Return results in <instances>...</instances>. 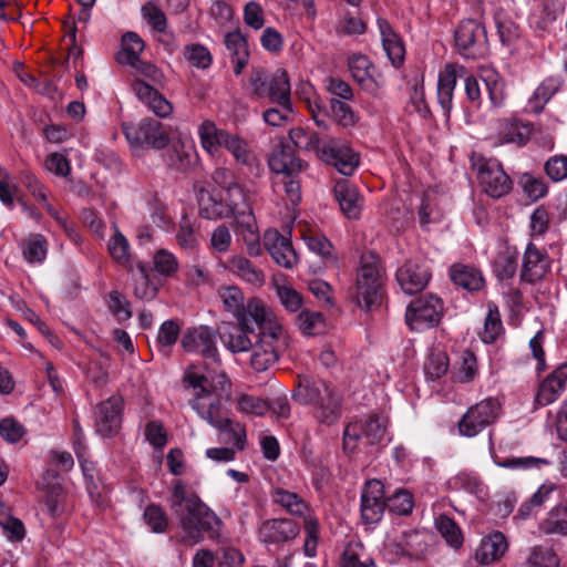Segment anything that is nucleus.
<instances>
[{
	"mask_svg": "<svg viewBox=\"0 0 567 567\" xmlns=\"http://www.w3.org/2000/svg\"><path fill=\"white\" fill-rule=\"evenodd\" d=\"M186 380L195 390L192 408L202 419L220 431L224 442L243 450L246 440L245 427L224 416L220 408V395L229 386L226 373L213 371L209 374H200L190 369L186 373Z\"/></svg>",
	"mask_w": 567,
	"mask_h": 567,
	"instance_id": "obj_1",
	"label": "nucleus"
},
{
	"mask_svg": "<svg viewBox=\"0 0 567 567\" xmlns=\"http://www.w3.org/2000/svg\"><path fill=\"white\" fill-rule=\"evenodd\" d=\"M171 511L184 533L185 540L197 544L205 536L209 539L220 537L221 519L196 494L188 493L182 481L173 486Z\"/></svg>",
	"mask_w": 567,
	"mask_h": 567,
	"instance_id": "obj_2",
	"label": "nucleus"
},
{
	"mask_svg": "<svg viewBox=\"0 0 567 567\" xmlns=\"http://www.w3.org/2000/svg\"><path fill=\"white\" fill-rule=\"evenodd\" d=\"M257 310L258 308L255 309L257 320L254 323L258 328V333L254 334L250 365L255 371L264 372L286 351L289 346V336L271 309L262 313H258Z\"/></svg>",
	"mask_w": 567,
	"mask_h": 567,
	"instance_id": "obj_3",
	"label": "nucleus"
},
{
	"mask_svg": "<svg viewBox=\"0 0 567 567\" xmlns=\"http://www.w3.org/2000/svg\"><path fill=\"white\" fill-rule=\"evenodd\" d=\"M292 399L303 405H315V415L320 424L333 425L341 417L342 398L324 381H300Z\"/></svg>",
	"mask_w": 567,
	"mask_h": 567,
	"instance_id": "obj_4",
	"label": "nucleus"
},
{
	"mask_svg": "<svg viewBox=\"0 0 567 567\" xmlns=\"http://www.w3.org/2000/svg\"><path fill=\"white\" fill-rule=\"evenodd\" d=\"M249 87L257 99H268L277 105H288L291 101V87L287 71L278 70L272 75L262 68H254L248 79Z\"/></svg>",
	"mask_w": 567,
	"mask_h": 567,
	"instance_id": "obj_5",
	"label": "nucleus"
},
{
	"mask_svg": "<svg viewBox=\"0 0 567 567\" xmlns=\"http://www.w3.org/2000/svg\"><path fill=\"white\" fill-rule=\"evenodd\" d=\"M382 276L379 261L372 254L363 255L355 280V301L362 309H371L381 301Z\"/></svg>",
	"mask_w": 567,
	"mask_h": 567,
	"instance_id": "obj_6",
	"label": "nucleus"
},
{
	"mask_svg": "<svg viewBox=\"0 0 567 567\" xmlns=\"http://www.w3.org/2000/svg\"><path fill=\"white\" fill-rule=\"evenodd\" d=\"M217 296L224 311L231 315L241 326L257 320L255 315L256 308H258V313L267 312L271 309L259 298H246L244 291L237 285L220 286L217 289Z\"/></svg>",
	"mask_w": 567,
	"mask_h": 567,
	"instance_id": "obj_7",
	"label": "nucleus"
},
{
	"mask_svg": "<svg viewBox=\"0 0 567 567\" xmlns=\"http://www.w3.org/2000/svg\"><path fill=\"white\" fill-rule=\"evenodd\" d=\"M182 347L187 352L200 354L203 358L212 360L210 365L205 367V372L199 371L196 365H190L186 369L185 373L190 369H194L200 374H209L213 371L224 372L221 370L219 353L216 346L215 332L210 328L200 326L198 328L187 330L183 334ZM184 379H186V374H184ZM185 381L187 382V380Z\"/></svg>",
	"mask_w": 567,
	"mask_h": 567,
	"instance_id": "obj_8",
	"label": "nucleus"
},
{
	"mask_svg": "<svg viewBox=\"0 0 567 567\" xmlns=\"http://www.w3.org/2000/svg\"><path fill=\"white\" fill-rule=\"evenodd\" d=\"M473 166L477 172L480 185L488 196L501 198L511 192L513 182L498 161L480 157Z\"/></svg>",
	"mask_w": 567,
	"mask_h": 567,
	"instance_id": "obj_9",
	"label": "nucleus"
},
{
	"mask_svg": "<svg viewBox=\"0 0 567 567\" xmlns=\"http://www.w3.org/2000/svg\"><path fill=\"white\" fill-rule=\"evenodd\" d=\"M501 413L497 399L488 398L471 406L462 416L457 426L463 436L473 437L496 421Z\"/></svg>",
	"mask_w": 567,
	"mask_h": 567,
	"instance_id": "obj_10",
	"label": "nucleus"
},
{
	"mask_svg": "<svg viewBox=\"0 0 567 567\" xmlns=\"http://www.w3.org/2000/svg\"><path fill=\"white\" fill-rule=\"evenodd\" d=\"M443 313L442 300L433 295L413 300L406 308L405 321L414 331H423L436 326Z\"/></svg>",
	"mask_w": 567,
	"mask_h": 567,
	"instance_id": "obj_11",
	"label": "nucleus"
},
{
	"mask_svg": "<svg viewBox=\"0 0 567 567\" xmlns=\"http://www.w3.org/2000/svg\"><path fill=\"white\" fill-rule=\"evenodd\" d=\"M458 52L467 59H480L487 52L486 31L482 23L468 19L460 23L455 31Z\"/></svg>",
	"mask_w": 567,
	"mask_h": 567,
	"instance_id": "obj_12",
	"label": "nucleus"
},
{
	"mask_svg": "<svg viewBox=\"0 0 567 567\" xmlns=\"http://www.w3.org/2000/svg\"><path fill=\"white\" fill-rule=\"evenodd\" d=\"M386 433L384 420L379 415H372L364 422H353L343 431V450L352 453L358 446V441L363 437L368 444H379Z\"/></svg>",
	"mask_w": 567,
	"mask_h": 567,
	"instance_id": "obj_13",
	"label": "nucleus"
},
{
	"mask_svg": "<svg viewBox=\"0 0 567 567\" xmlns=\"http://www.w3.org/2000/svg\"><path fill=\"white\" fill-rule=\"evenodd\" d=\"M127 141L135 146L162 150L167 146L169 136L164 125L154 118H144L137 125L124 127Z\"/></svg>",
	"mask_w": 567,
	"mask_h": 567,
	"instance_id": "obj_14",
	"label": "nucleus"
},
{
	"mask_svg": "<svg viewBox=\"0 0 567 567\" xmlns=\"http://www.w3.org/2000/svg\"><path fill=\"white\" fill-rule=\"evenodd\" d=\"M319 157L334 166L342 175L350 176L359 165V155L346 143L339 140L324 142L319 152Z\"/></svg>",
	"mask_w": 567,
	"mask_h": 567,
	"instance_id": "obj_15",
	"label": "nucleus"
},
{
	"mask_svg": "<svg viewBox=\"0 0 567 567\" xmlns=\"http://www.w3.org/2000/svg\"><path fill=\"white\" fill-rule=\"evenodd\" d=\"M123 400L111 396L97 405L95 411V430L103 437L116 435L122 423Z\"/></svg>",
	"mask_w": 567,
	"mask_h": 567,
	"instance_id": "obj_16",
	"label": "nucleus"
},
{
	"mask_svg": "<svg viewBox=\"0 0 567 567\" xmlns=\"http://www.w3.org/2000/svg\"><path fill=\"white\" fill-rule=\"evenodd\" d=\"M384 488L379 480L365 483L361 493V517L367 524L378 523L385 508Z\"/></svg>",
	"mask_w": 567,
	"mask_h": 567,
	"instance_id": "obj_17",
	"label": "nucleus"
},
{
	"mask_svg": "<svg viewBox=\"0 0 567 567\" xmlns=\"http://www.w3.org/2000/svg\"><path fill=\"white\" fill-rule=\"evenodd\" d=\"M300 533L299 524L290 518L265 520L258 529V537L264 544H284L295 539Z\"/></svg>",
	"mask_w": 567,
	"mask_h": 567,
	"instance_id": "obj_18",
	"label": "nucleus"
},
{
	"mask_svg": "<svg viewBox=\"0 0 567 567\" xmlns=\"http://www.w3.org/2000/svg\"><path fill=\"white\" fill-rule=\"evenodd\" d=\"M431 272L424 262L409 260L396 271V280L408 295L422 291L429 284Z\"/></svg>",
	"mask_w": 567,
	"mask_h": 567,
	"instance_id": "obj_19",
	"label": "nucleus"
},
{
	"mask_svg": "<svg viewBox=\"0 0 567 567\" xmlns=\"http://www.w3.org/2000/svg\"><path fill=\"white\" fill-rule=\"evenodd\" d=\"M264 246L274 261L281 267L292 268L298 261L291 241L277 229H268L265 231Z\"/></svg>",
	"mask_w": 567,
	"mask_h": 567,
	"instance_id": "obj_20",
	"label": "nucleus"
},
{
	"mask_svg": "<svg viewBox=\"0 0 567 567\" xmlns=\"http://www.w3.org/2000/svg\"><path fill=\"white\" fill-rule=\"evenodd\" d=\"M550 262L547 252L529 243L523 257L520 279L528 284L540 280L549 270Z\"/></svg>",
	"mask_w": 567,
	"mask_h": 567,
	"instance_id": "obj_21",
	"label": "nucleus"
},
{
	"mask_svg": "<svg viewBox=\"0 0 567 567\" xmlns=\"http://www.w3.org/2000/svg\"><path fill=\"white\" fill-rule=\"evenodd\" d=\"M336 200L341 212L349 219H358L361 216L364 199L355 185L348 179H339L333 188Z\"/></svg>",
	"mask_w": 567,
	"mask_h": 567,
	"instance_id": "obj_22",
	"label": "nucleus"
},
{
	"mask_svg": "<svg viewBox=\"0 0 567 567\" xmlns=\"http://www.w3.org/2000/svg\"><path fill=\"white\" fill-rule=\"evenodd\" d=\"M252 322L241 326L237 322L226 323L220 328L219 338L221 343L233 353L248 352L252 348L255 331Z\"/></svg>",
	"mask_w": 567,
	"mask_h": 567,
	"instance_id": "obj_23",
	"label": "nucleus"
},
{
	"mask_svg": "<svg viewBox=\"0 0 567 567\" xmlns=\"http://www.w3.org/2000/svg\"><path fill=\"white\" fill-rule=\"evenodd\" d=\"M533 126L517 118H503L497 123L495 145L514 144L524 146L530 138Z\"/></svg>",
	"mask_w": 567,
	"mask_h": 567,
	"instance_id": "obj_24",
	"label": "nucleus"
},
{
	"mask_svg": "<svg viewBox=\"0 0 567 567\" xmlns=\"http://www.w3.org/2000/svg\"><path fill=\"white\" fill-rule=\"evenodd\" d=\"M567 383V364L556 368L538 386L535 404L546 406L555 402L565 390Z\"/></svg>",
	"mask_w": 567,
	"mask_h": 567,
	"instance_id": "obj_25",
	"label": "nucleus"
},
{
	"mask_svg": "<svg viewBox=\"0 0 567 567\" xmlns=\"http://www.w3.org/2000/svg\"><path fill=\"white\" fill-rule=\"evenodd\" d=\"M268 166L275 174V177H278V175L300 174L306 168L307 164L296 157L290 146L280 145L271 153Z\"/></svg>",
	"mask_w": 567,
	"mask_h": 567,
	"instance_id": "obj_26",
	"label": "nucleus"
},
{
	"mask_svg": "<svg viewBox=\"0 0 567 567\" xmlns=\"http://www.w3.org/2000/svg\"><path fill=\"white\" fill-rule=\"evenodd\" d=\"M270 497L274 504L280 506L289 515L300 517H315L310 513L308 503L293 491H289L284 486H274L270 492Z\"/></svg>",
	"mask_w": 567,
	"mask_h": 567,
	"instance_id": "obj_27",
	"label": "nucleus"
},
{
	"mask_svg": "<svg viewBox=\"0 0 567 567\" xmlns=\"http://www.w3.org/2000/svg\"><path fill=\"white\" fill-rule=\"evenodd\" d=\"M226 268L237 278L254 287H262L266 275L243 254H235L227 260Z\"/></svg>",
	"mask_w": 567,
	"mask_h": 567,
	"instance_id": "obj_28",
	"label": "nucleus"
},
{
	"mask_svg": "<svg viewBox=\"0 0 567 567\" xmlns=\"http://www.w3.org/2000/svg\"><path fill=\"white\" fill-rule=\"evenodd\" d=\"M508 548L506 537L501 532L484 537L475 550L474 558L480 565H491L498 561Z\"/></svg>",
	"mask_w": 567,
	"mask_h": 567,
	"instance_id": "obj_29",
	"label": "nucleus"
},
{
	"mask_svg": "<svg viewBox=\"0 0 567 567\" xmlns=\"http://www.w3.org/2000/svg\"><path fill=\"white\" fill-rule=\"evenodd\" d=\"M224 43L227 55L233 63V71L236 75H240L249 61V49L244 34L238 31H231L225 34Z\"/></svg>",
	"mask_w": 567,
	"mask_h": 567,
	"instance_id": "obj_30",
	"label": "nucleus"
},
{
	"mask_svg": "<svg viewBox=\"0 0 567 567\" xmlns=\"http://www.w3.org/2000/svg\"><path fill=\"white\" fill-rule=\"evenodd\" d=\"M237 235L241 237L246 245V250L250 257H259L262 254L260 236L252 216V208L244 212L237 218Z\"/></svg>",
	"mask_w": 567,
	"mask_h": 567,
	"instance_id": "obj_31",
	"label": "nucleus"
},
{
	"mask_svg": "<svg viewBox=\"0 0 567 567\" xmlns=\"http://www.w3.org/2000/svg\"><path fill=\"white\" fill-rule=\"evenodd\" d=\"M133 91L155 115L166 117L172 113L171 103L150 83L142 80L134 81Z\"/></svg>",
	"mask_w": 567,
	"mask_h": 567,
	"instance_id": "obj_32",
	"label": "nucleus"
},
{
	"mask_svg": "<svg viewBox=\"0 0 567 567\" xmlns=\"http://www.w3.org/2000/svg\"><path fill=\"white\" fill-rule=\"evenodd\" d=\"M224 147L238 163L247 166L255 175H260V172L262 171L260 162L249 148L248 143L245 140L229 133L227 140L224 141Z\"/></svg>",
	"mask_w": 567,
	"mask_h": 567,
	"instance_id": "obj_33",
	"label": "nucleus"
},
{
	"mask_svg": "<svg viewBox=\"0 0 567 567\" xmlns=\"http://www.w3.org/2000/svg\"><path fill=\"white\" fill-rule=\"evenodd\" d=\"M537 530L540 536H559L567 538V513L563 504L554 506L538 523Z\"/></svg>",
	"mask_w": 567,
	"mask_h": 567,
	"instance_id": "obj_34",
	"label": "nucleus"
},
{
	"mask_svg": "<svg viewBox=\"0 0 567 567\" xmlns=\"http://www.w3.org/2000/svg\"><path fill=\"white\" fill-rule=\"evenodd\" d=\"M383 49L394 66H400L404 60V45L392 27L384 19L378 20Z\"/></svg>",
	"mask_w": 567,
	"mask_h": 567,
	"instance_id": "obj_35",
	"label": "nucleus"
},
{
	"mask_svg": "<svg viewBox=\"0 0 567 567\" xmlns=\"http://www.w3.org/2000/svg\"><path fill=\"white\" fill-rule=\"evenodd\" d=\"M107 249L116 264L124 267L127 271L134 270L138 260H135L131 254L130 243L117 227H114V234L109 240Z\"/></svg>",
	"mask_w": 567,
	"mask_h": 567,
	"instance_id": "obj_36",
	"label": "nucleus"
},
{
	"mask_svg": "<svg viewBox=\"0 0 567 567\" xmlns=\"http://www.w3.org/2000/svg\"><path fill=\"white\" fill-rule=\"evenodd\" d=\"M456 66L454 64H446L439 74L437 101L445 115H449L452 109L453 92L456 85Z\"/></svg>",
	"mask_w": 567,
	"mask_h": 567,
	"instance_id": "obj_37",
	"label": "nucleus"
},
{
	"mask_svg": "<svg viewBox=\"0 0 567 567\" xmlns=\"http://www.w3.org/2000/svg\"><path fill=\"white\" fill-rule=\"evenodd\" d=\"M450 275L455 285L471 291L480 290L484 286L481 271L472 266L456 264L452 266Z\"/></svg>",
	"mask_w": 567,
	"mask_h": 567,
	"instance_id": "obj_38",
	"label": "nucleus"
},
{
	"mask_svg": "<svg viewBox=\"0 0 567 567\" xmlns=\"http://www.w3.org/2000/svg\"><path fill=\"white\" fill-rule=\"evenodd\" d=\"M478 363L476 355L470 351H463L452 370V379L457 383H471L478 375Z\"/></svg>",
	"mask_w": 567,
	"mask_h": 567,
	"instance_id": "obj_39",
	"label": "nucleus"
},
{
	"mask_svg": "<svg viewBox=\"0 0 567 567\" xmlns=\"http://www.w3.org/2000/svg\"><path fill=\"white\" fill-rule=\"evenodd\" d=\"M518 266V251L506 247L498 251L493 261V272L499 281L512 279Z\"/></svg>",
	"mask_w": 567,
	"mask_h": 567,
	"instance_id": "obj_40",
	"label": "nucleus"
},
{
	"mask_svg": "<svg viewBox=\"0 0 567 567\" xmlns=\"http://www.w3.org/2000/svg\"><path fill=\"white\" fill-rule=\"evenodd\" d=\"M198 135L203 148L214 155L224 147V141L227 140L229 132L219 130L215 123L206 121L198 127Z\"/></svg>",
	"mask_w": 567,
	"mask_h": 567,
	"instance_id": "obj_41",
	"label": "nucleus"
},
{
	"mask_svg": "<svg viewBox=\"0 0 567 567\" xmlns=\"http://www.w3.org/2000/svg\"><path fill=\"white\" fill-rule=\"evenodd\" d=\"M395 546L396 553L410 558H420L426 549L425 534L419 530L404 532Z\"/></svg>",
	"mask_w": 567,
	"mask_h": 567,
	"instance_id": "obj_42",
	"label": "nucleus"
},
{
	"mask_svg": "<svg viewBox=\"0 0 567 567\" xmlns=\"http://www.w3.org/2000/svg\"><path fill=\"white\" fill-rule=\"evenodd\" d=\"M48 480V477H43L39 486L47 485L44 504L50 516L58 517L64 512L65 492L61 484L58 482L51 483Z\"/></svg>",
	"mask_w": 567,
	"mask_h": 567,
	"instance_id": "obj_43",
	"label": "nucleus"
},
{
	"mask_svg": "<svg viewBox=\"0 0 567 567\" xmlns=\"http://www.w3.org/2000/svg\"><path fill=\"white\" fill-rule=\"evenodd\" d=\"M144 48V41L137 33L132 31L124 33L122 37V50L117 55V62L126 65L136 63Z\"/></svg>",
	"mask_w": 567,
	"mask_h": 567,
	"instance_id": "obj_44",
	"label": "nucleus"
},
{
	"mask_svg": "<svg viewBox=\"0 0 567 567\" xmlns=\"http://www.w3.org/2000/svg\"><path fill=\"white\" fill-rule=\"evenodd\" d=\"M560 558L553 548L535 545L524 563V567H559Z\"/></svg>",
	"mask_w": 567,
	"mask_h": 567,
	"instance_id": "obj_45",
	"label": "nucleus"
},
{
	"mask_svg": "<svg viewBox=\"0 0 567 567\" xmlns=\"http://www.w3.org/2000/svg\"><path fill=\"white\" fill-rule=\"evenodd\" d=\"M24 259L30 262H41L48 251V241L41 234H33L25 238L21 245Z\"/></svg>",
	"mask_w": 567,
	"mask_h": 567,
	"instance_id": "obj_46",
	"label": "nucleus"
},
{
	"mask_svg": "<svg viewBox=\"0 0 567 567\" xmlns=\"http://www.w3.org/2000/svg\"><path fill=\"white\" fill-rule=\"evenodd\" d=\"M0 526L11 542H21L25 536L23 523L11 515V509L0 502Z\"/></svg>",
	"mask_w": 567,
	"mask_h": 567,
	"instance_id": "obj_47",
	"label": "nucleus"
},
{
	"mask_svg": "<svg viewBox=\"0 0 567 567\" xmlns=\"http://www.w3.org/2000/svg\"><path fill=\"white\" fill-rule=\"evenodd\" d=\"M235 403L239 412L254 416H262L270 410L267 401L247 393L237 395Z\"/></svg>",
	"mask_w": 567,
	"mask_h": 567,
	"instance_id": "obj_48",
	"label": "nucleus"
},
{
	"mask_svg": "<svg viewBox=\"0 0 567 567\" xmlns=\"http://www.w3.org/2000/svg\"><path fill=\"white\" fill-rule=\"evenodd\" d=\"M272 185L275 189L282 188L287 199L296 205L301 199V189H300V179L299 174L291 175H278V177H274Z\"/></svg>",
	"mask_w": 567,
	"mask_h": 567,
	"instance_id": "obj_49",
	"label": "nucleus"
},
{
	"mask_svg": "<svg viewBox=\"0 0 567 567\" xmlns=\"http://www.w3.org/2000/svg\"><path fill=\"white\" fill-rule=\"evenodd\" d=\"M349 70L355 81L362 85L369 84L372 80V64L365 55L353 54L349 58Z\"/></svg>",
	"mask_w": 567,
	"mask_h": 567,
	"instance_id": "obj_50",
	"label": "nucleus"
},
{
	"mask_svg": "<svg viewBox=\"0 0 567 567\" xmlns=\"http://www.w3.org/2000/svg\"><path fill=\"white\" fill-rule=\"evenodd\" d=\"M330 106L331 117L338 125L347 128L357 124L359 116L346 102L332 99Z\"/></svg>",
	"mask_w": 567,
	"mask_h": 567,
	"instance_id": "obj_51",
	"label": "nucleus"
},
{
	"mask_svg": "<svg viewBox=\"0 0 567 567\" xmlns=\"http://www.w3.org/2000/svg\"><path fill=\"white\" fill-rule=\"evenodd\" d=\"M181 328L175 320L164 321L157 333V347L161 352L168 354L171 348L176 343Z\"/></svg>",
	"mask_w": 567,
	"mask_h": 567,
	"instance_id": "obj_52",
	"label": "nucleus"
},
{
	"mask_svg": "<svg viewBox=\"0 0 567 567\" xmlns=\"http://www.w3.org/2000/svg\"><path fill=\"white\" fill-rule=\"evenodd\" d=\"M449 364L445 352L432 351L424 363V373L429 379L437 380L447 372Z\"/></svg>",
	"mask_w": 567,
	"mask_h": 567,
	"instance_id": "obj_53",
	"label": "nucleus"
},
{
	"mask_svg": "<svg viewBox=\"0 0 567 567\" xmlns=\"http://www.w3.org/2000/svg\"><path fill=\"white\" fill-rule=\"evenodd\" d=\"M200 215L208 219L220 218L225 215V207L220 198L208 190H202L199 196Z\"/></svg>",
	"mask_w": 567,
	"mask_h": 567,
	"instance_id": "obj_54",
	"label": "nucleus"
},
{
	"mask_svg": "<svg viewBox=\"0 0 567 567\" xmlns=\"http://www.w3.org/2000/svg\"><path fill=\"white\" fill-rule=\"evenodd\" d=\"M436 528L449 545L453 547L462 545V532L457 524L449 516H439L436 519Z\"/></svg>",
	"mask_w": 567,
	"mask_h": 567,
	"instance_id": "obj_55",
	"label": "nucleus"
},
{
	"mask_svg": "<svg viewBox=\"0 0 567 567\" xmlns=\"http://www.w3.org/2000/svg\"><path fill=\"white\" fill-rule=\"evenodd\" d=\"M225 190L227 193L228 207L234 214L241 215L243 210L249 212V208H251L249 204L250 197L238 183L235 182Z\"/></svg>",
	"mask_w": 567,
	"mask_h": 567,
	"instance_id": "obj_56",
	"label": "nucleus"
},
{
	"mask_svg": "<svg viewBox=\"0 0 567 567\" xmlns=\"http://www.w3.org/2000/svg\"><path fill=\"white\" fill-rule=\"evenodd\" d=\"M503 329L499 311L496 305H488V312L485 318L482 339L486 343H492L501 334Z\"/></svg>",
	"mask_w": 567,
	"mask_h": 567,
	"instance_id": "obj_57",
	"label": "nucleus"
},
{
	"mask_svg": "<svg viewBox=\"0 0 567 567\" xmlns=\"http://www.w3.org/2000/svg\"><path fill=\"white\" fill-rule=\"evenodd\" d=\"M138 270V277L134 282V295L138 299L151 300L156 295V288L152 286L146 267L142 261H137L135 266Z\"/></svg>",
	"mask_w": 567,
	"mask_h": 567,
	"instance_id": "obj_58",
	"label": "nucleus"
},
{
	"mask_svg": "<svg viewBox=\"0 0 567 567\" xmlns=\"http://www.w3.org/2000/svg\"><path fill=\"white\" fill-rule=\"evenodd\" d=\"M185 59L195 68L208 69L212 65L213 56L209 50L198 43L188 44L184 49Z\"/></svg>",
	"mask_w": 567,
	"mask_h": 567,
	"instance_id": "obj_59",
	"label": "nucleus"
},
{
	"mask_svg": "<svg viewBox=\"0 0 567 567\" xmlns=\"http://www.w3.org/2000/svg\"><path fill=\"white\" fill-rule=\"evenodd\" d=\"M289 138L298 148L313 150L317 153L321 147V141L317 133L307 132L301 127H295L289 131Z\"/></svg>",
	"mask_w": 567,
	"mask_h": 567,
	"instance_id": "obj_60",
	"label": "nucleus"
},
{
	"mask_svg": "<svg viewBox=\"0 0 567 567\" xmlns=\"http://www.w3.org/2000/svg\"><path fill=\"white\" fill-rule=\"evenodd\" d=\"M302 238L311 251L322 256L323 258H332L333 248L324 235L313 230H307L303 233Z\"/></svg>",
	"mask_w": 567,
	"mask_h": 567,
	"instance_id": "obj_61",
	"label": "nucleus"
},
{
	"mask_svg": "<svg viewBox=\"0 0 567 567\" xmlns=\"http://www.w3.org/2000/svg\"><path fill=\"white\" fill-rule=\"evenodd\" d=\"M297 324L302 333L313 336L320 333L323 328V319L320 312L302 310L297 317Z\"/></svg>",
	"mask_w": 567,
	"mask_h": 567,
	"instance_id": "obj_62",
	"label": "nucleus"
},
{
	"mask_svg": "<svg viewBox=\"0 0 567 567\" xmlns=\"http://www.w3.org/2000/svg\"><path fill=\"white\" fill-rule=\"evenodd\" d=\"M559 83L555 79H547L543 81L538 87L535 90L533 99L530 103L534 104V110L536 112H540L544 105L553 97V95L558 91Z\"/></svg>",
	"mask_w": 567,
	"mask_h": 567,
	"instance_id": "obj_63",
	"label": "nucleus"
},
{
	"mask_svg": "<svg viewBox=\"0 0 567 567\" xmlns=\"http://www.w3.org/2000/svg\"><path fill=\"white\" fill-rule=\"evenodd\" d=\"M107 306L118 322L126 321L132 317L128 300L118 291L114 290L109 293Z\"/></svg>",
	"mask_w": 567,
	"mask_h": 567,
	"instance_id": "obj_64",
	"label": "nucleus"
}]
</instances>
